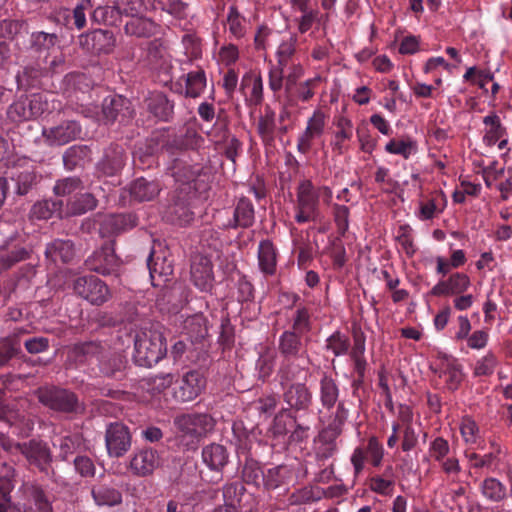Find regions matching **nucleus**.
Wrapping results in <instances>:
<instances>
[{
    "instance_id": "nucleus-42",
    "label": "nucleus",
    "mask_w": 512,
    "mask_h": 512,
    "mask_svg": "<svg viewBox=\"0 0 512 512\" xmlns=\"http://www.w3.org/2000/svg\"><path fill=\"white\" fill-rule=\"evenodd\" d=\"M96 360L99 362L101 372L107 376L120 372L126 364V357L122 353H116L110 357H96Z\"/></svg>"
},
{
    "instance_id": "nucleus-22",
    "label": "nucleus",
    "mask_w": 512,
    "mask_h": 512,
    "mask_svg": "<svg viewBox=\"0 0 512 512\" xmlns=\"http://www.w3.org/2000/svg\"><path fill=\"white\" fill-rule=\"evenodd\" d=\"M92 497L98 506H116L122 502V494L114 486L98 484L92 487Z\"/></svg>"
},
{
    "instance_id": "nucleus-12",
    "label": "nucleus",
    "mask_w": 512,
    "mask_h": 512,
    "mask_svg": "<svg viewBox=\"0 0 512 512\" xmlns=\"http://www.w3.org/2000/svg\"><path fill=\"white\" fill-rule=\"evenodd\" d=\"M147 265L153 286H160L161 282L168 281L173 273L172 260L168 257L167 251H158L156 246L148 257Z\"/></svg>"
},
{
    "instance_id": "nucleus-19",
    "label": "nucleus",
    "mask_w": 512,
    "mask_h": 512,
    "mask_svg": "<svg viewBox=\"0 0 512 512\" xmlns=\"http://www.w3.org/2000/svg\"><path fill=\"white\" fill-rule=\"evenodd\" d=\"M241 90L249 105L257 106L263 100V81L257 72H248L242 77Z\"/></svg>"
},
{
    "instance_id": "nucleus-10",
    "label": "nucleus",
    "mask_w": 512,
    "mask_h": 512,
    "mask_svg": "<svg viewBox=\"0 0 512 512\" xmlns=\"http://www.w3.org/2000/svg\"><path fill=\"white\" fill-rule=\"evenodd\" d=\"M38 399L50 409L62 412H72L77 409L75 395L64 389L45 387L38 390Z\"/></svg>"
},
{
    "instance_id": "nucleus-37",
    "label": "nucleus",
    "mask_w": 512,
    "mask_h": 512,
    "mask_svg": "<svg viewBox=\"0 0 512 512\" xmlns=\"http://www.w3.org/2000/svg\"><path fill=\"white\" fill-rule=\"evenodd\" d=\"M254 222V208L252 203L245 198H241L234 212V222L231 227H249Z\"/></svg>"
},
{
    "instance_id": "nucleus-31",
    "label": "nucleus",
    "mask_w": 512,
    "mask_h": 512,
    "mask_svg": "<svg viewBox=\"0 0 512 512\" xmlns=\"http://www.w3.org/2000/svg\"><path fill=\"white\" fill-rule=\"evenodd\" d=\"M183 80L185 88L182 92L187 97H199L206 88V75L201 69L189 72L186 76H183Z\"/></svg>"
},
{
    "instance_id": "nucleus-58",
    "label": "nucleus",
    "mask_w": 512,
    "mask_h": 512,
    "mask_svg": "<svg viewBox=\"0 0 512 512\" xmlns=\"http://www.w3.org/2000/svg\"><path fill=\"white\" fill-rule=\"evenodd\" d=\"M450 446L442 437L435 438L429 445V455L437 462L442 461L449 454Z\"/></svg>"
},
{
    "instance_id": "nucleus-43",
    "label": "nucleus",
    "mask_w": 512,
    "mask_h": 512,
    "mask_svg": "<svg viewBox=\"0 0 512 512\" xmlns=\"http://www.w3.org/2000/svg\"><path fill=\"white\" fill-rule=\"evenodd\" d=\"M54 191L58 196H69V199H74L83 191V186L78 178L70 177L58 181Z\"/></svg>"
},
{
    "instance_id": "nucleus-30",
    "label": "nucleus",
    "mask_w": 512,
    "mask_h": 512,
    "mask_svg": "<svg viewBox=\"0 0 512 512\" xmlns=\"http://www.w3.org/2000/svg\"><path fill=\"white\" fill-rule=\"evenodd\" d=\"M134 222L131 216L117 214L104 217L100 225V233L103 236L119 233L127 228L133 227Z\"/></svg>"
},
{
    "instance_id": "nucleus-18",
    "label": "nucleus",
    "mask_w": 512,
    "mask_h": 512,
    "mask_svg": "<svg viewBox=\"0 0 512 512\" xmlns=\"http://www.w3.org/2000/svg\"><path fill=\"white\" fill-rule=\"evenodd\" d=\"M116 264L117 256L112 242L105 243L89 258L90 269L101 274H109Z\"/></svg>"
},
{
    "instance_id": "nucleus-56",
    "label": "nucleus",
    "mask_w": 512,
    "mask_h": 512,
    "mask_svg": "<svg viewBox=\"0 0 512 512\" xmlns=\"http://www.w3.org/2000/svg\"><path fill=\"white\" fill-rule=\"evenodd\" d=\"M158 6L176 19H183L188 15L187 4L182 0H170L166 4L159 1L157 5L153 4L154 9H157Z\"/></svg>"
},
{
    "instance_id": "nucleus-53",
    "label": "nucleus",
    "mask_w": 512,
    "mask_h": 512,
    "mask_svg": "<svg viewBox=\"0 0 512 512\" xmlns=\"http://www.w3.org/2000/svg\"><path fill=\"white\" fill-rule=\"evenodd\" d=\"M369 488L372 492L383 496H389L394 489V480L382 475L372 476L369 480Z\"/></svg>"
},
{
    "instance_id": "nucleus-54",
    "label": "nucleus",
    "mask_w": 512,
    "mask_h": 512,
    "mask_svg": "<svg viewBox=\"0 0 512 512\" xmlns=\"http://www.w3.org/2000/svg\"><path fill=\"white\" fill-rule=\"evenodd\" d=\"M481 488H482V494L487 499L492 500V501H499L505 495V491H504L502 484L494 478L486 479L483 482Z\"/></svg>"
},
{
    "instance_id": "nucleus-45",
    "label": "nucleus",
    "mask_w": 512,
    "mask_h": 512,
    "mask_svg": "<svg viewBox=\"0 0 512 512\" xmlns=\"http://www.w3.org/2000/svg\"><path fill=\"white\" fill-rule=\"evenodd\" d=\"M337 438L338 437H329L328 435L324 436V429H322L316 440V453L318 457L324 459L331 457L337 449Z\"/></svg>"
},
{
    "instance_id": "nucleus-21",
    "label": "nucleus",
    "mask_w": 512,
    "mask_h": 512,
    "mask_svg": "<svg viewBox=\"0 0 512 512\" xmlns=\"http://www.w3.org/2000/svg\"><path fill=\"white\" fill-rule=\"evenodd\" d=\"M335 125L337 130L333 135L331 146L338 154H343L347 149L345 142L352 138L353 124L349 118L339 116L336 119Z\"/></svg>"
},
{
    "instance_id": "nucleus-46",
    "label": "nucleus",
    "mask_w": 512,
    "mask_h": 512,
    "mask_svg": "<svg viewBox=\"0 0 512 512\" xmlns=\"http://www.w3.org/2000/svg\"><path fill=\"white\" fill-rule=\"evenodd\" d=\"M114 9L117 13L132 18L140 15L145 10V6L142 0H115Z\"/></svg>"
},
{
    "instance_id": "nucleus-50",
    "label": "nucleus",
    "mask_w": 512,
    "mask_h": 512,
    "mask_svg": "<svg viewBox=\"0 0 512 512\" xmlns=\"http://www.w3.org/2000/svg\"><path fill=\"white\" fill-rule=\"evenodd\" d=\"M184 328L192 337H204L207 332L206 320L202 314H194L185 320Z\"/></svg>"
},
{
    "instance_id": "nucleus-15",
    "label": "nucleus",
    "mask_w": 512,
    "mask_h": 512,
    "mask_svg": "<svg viewBox=\"0 0 512 512\" xmlns=\"http://www.w3.org/2000/svg\"><path fill=\"white\" fill-rule=\"evenodd\" d=\"M133 116L130 102L122 96H109L103 101V117L107 122H124Z\"/></svg>"
},
{
    "instance_id": "nucleus-52",
    "label": "nucleus",
    "mask_w": 512,
    "mask_h": 512,
    "mask_svg": "<svg viewBox=\"0 0 512 512\" xmlns=\"http://www.w3.org/2000/svg\"><path fill=\"white\" fill-rule=\"evenodd\" d=\"M461 436L466 444H476L479 435V428L476 422L470 417H463L460 424Z\"/></svg>"
},
{
    "instance_id": "nucleus-26",
    "label": "nucleus",
    "mask_w": 512,
    "mask_h": 512,
    "mask_svg": "<svg viewBox=\"0 0 512 512\" xmlns=\"http://www.w3.org/2000/svg\"><path fill=\"white\" fill-rule=\"evenodd\" d=\"M45 254L54 263H67L73 259L75 250L71 241L55 240L47 245Z\"/></svg>"
},
{
    "instance_id": "nucleus-61",
    "label": "nucleus",
    "mask_w": 512,
    "mask_h": 512,
    "mask_svg": "<svg viewBox=\"0 0 512 512\" xmlns=\"http://www.w3.org/2000/svg\"><path fill=\"white\" fill-rule=\"evenodd\" d=\"M57 209L55 202L49 200L39 201L33 205L31 216L36 219H48Z\"/></svg>"
},
{
    "instance_id": "nucleus-49",
    "label": "nucleus",
    "mask_w": 512,
    "mask_h": 512,
    "mask_svg": "<svg viewBox=\"0 0 512 512\" xmlns=\"http://www.w3.org/2000/svg\"><path fill=\"white\" fill-rule=\"evenodd\" d=\"M56 39L57 37L55 34L36 32L32 34V46L35 48L36 51L40 53L46 51L49 52L50 50L54 52L56 50Z\"/></svg>"
},
{
    "instance_id": "nucleus-64",
    "label": "nucleus",
    "mask_w": 512,
    "mask_h": 512,
    "mask_svg": "<svg viewBox=\"0 0 512 512\" xmlns=\"http://www.w3.org/2000/svg\"><path fill=\"white\" fill-rule=\"evenodd\" d=\"M275 128L274 113L269 111L260 117L258 121V132L264 140H270L273 137Z\"/></svg>"
},
{
    "instance_id": "nucleus-59",
    "label": "nucleus",
    "mask_w": 512,
    "mask_h": 512,
    "mask_svg": "<svg viewBox=\"0 0 512 512\" xmlns=\"http://www.w3.org/2000/svg\"><path fill=\"white\" fill-rule=\"evenodd\" d=\"M495 366L496 359L494 355L488 353L476 361L473 373L475 376H489L493 373Z\"/></svg>"
},
{
    "instance_id": "nucleus-60",
    "label": "nucleus",
    "mask_w": 512,
    "mask_h": 512,
    "mask_svg": "<svg viewBox=\"0 0 512 512\" xmlns=\"http://www.w3.org/2000/svg\"><path fill=\"white\" fill-rule=\"evenodd\" d=\"M442 208L438 206L435 199H429L425 202H420L419 210L415 213L417 218L422 221L431 220L436 215L442 212Z\"/></svg>"
},
{
    "instance_id": "nucleus-29",
    "label": "nucleus",
    "mask_w": 512,
    "mask_h": 512,
    "mask_svg": "<svg viewBox=\"0 0 512 512\" xmlns=\"http://www.w3.org/2000/svg\"><path fill=\"white\" fill-rule=\"evenodd\" d=\"M159 192V186L153 181L144 178L136 179L129 188L131 197L139 202L152 200Z\"/></svg>"
},
{
    "instance_id": "nucleus-63",
    "label": "nucleus",
    "mask_w": 512,
    "mask_h": 512,
    "mask_svg": "<svg viewBox=\"0 0 512 512\" xmlns=\"http://www.w3.org/2000/svg\"><path fill=\"white\" fill-rule=\"evenodd\" d=\"M285 470L286 469L283 466H276L267 469L264 471L263 484L269 489L278 487L283 481Z\"/></svg>"
},
{
    "instance_id": "nucleus-34",
    "label": "nucleus",
    "mask_w": 512,
    "mask_h": 512,
    "mask_svg": "<svg viewBox=\"0 0 512 512\" xmlns=\"http://www.w3.org/2000/svg\"><path fill=\"white\" fill-rule=\"evenodd\" d=\"M460 365L455 360L447 359L442 363L439 377L443 379L449 390H455L462 381Z\"/></svg>"
},
{
    "instance_id": "nucleus-25",
    "label": "nucleus",
    "mask_w": 512,
    "mask_h": 512,
    "mask_svg": "<svg viewBox=\"0 0 512 512\" xmlns=\"http://www.w3.org/2000/svg\"><path fill=\"white\" fill-rule=\"evenodd\" d=\"M349 410L345 407L344 402L337 404L336 410L332 413L327 422L323 421L324 424V436L339 437L343 431V427L348 419Z\"/></svg>"
},
{
    "instance_id": "nucleus-17",
    "label": "nucleus",
    "mask_w": 512,
    "mask_h": 512,
    "mask_svg": "<svg viewBox=\"0 0 512 512\" xmlns=\"http://www.w3.org/2000/svg\"><path fill=\"white\" fill-rule=\"evenodd\" d=\"M80 44L98 53H109L115 46V38L111 31L97 29L90 34L80 36Z\"/></svg>"
},
{
    "instance_id": "nucleus-47",
    "label": "nucleus",
    "mask_w": 512,
    "mask_h": 512,
    "mask_svg": "<svg viewBox=\"0 0 512 512\" xmlns=\"http://www.w3.org/2000/svg\"><path fill=\"white\" fill-rule=\"evenodd\" d=\"M349 346L348 337L340 332L333 333L326 340V349L332 351L335 356L345 355L348 352Z\"/></svg>"
},
{
    "instance_id": "nucleus-28",
    "label": "nucleus",
    "mask_w": 512,
    "mask_h": 512,
    "mask_svg": "<svg viewBox=\"0 0 512 512\" xmlns=\"http://www.w3.org/2000/svg\"><path fill=\"white\" fill-rule=\"evenodd\" d=\"M277 254L269 240L261 241L258 248V264L264 274L272 275L276 270Z\"/></svg>"
},
{
    "instance_id": "nucleus-38",
    "label": "nucleus",
    "mask_w": 512,
    "mask_h": 512,
    "mask_svg": "<svg viewBox=\"0 0 512 512\" xmlns=\"http://www.w3.org/2000/svg\"><path fill=\"white\" fill-rule=\"evenodd\" d=\"M97 351V345L94 343H83L75 345L68 352V360L76 365H80L86 362H91Z\"/></svg>"
},
{
    "instance_id": "nucleus-48",
    "label": "nucleus",
    "mask_w": 512,
    "mask_h": 512,
    "mask_svg": "<svg viewBox=\"0 0 512 512\" xmlns=\"http://www.w3.org/2000/svg\"><path fill=\"white\" fill-rule=\"evenodd\" d=\"M28 250L24 247H17L11 251H0V269H8L15 263L26 259Z\"/></svg>"
},
{
    "instance_id": "nucleus-14",
    "label": "nucleus",
    "mask_w": 512,
    "mask_h": 512,
    "mask_svg": "<svg viewBox=\"0 0 512 512\" xmlns=\"http://www.w3.org/2000/svg\"><path fill=\"white\" fill-rule=\"evenodd\" d=\"M191 279L201 291H209L213 285V270L211 260L207 256L196 255L191 265Z\"/></svg>"
},
{
    "instance_id": "nucleus-27",
    "label": "nucleus",
    "mask_w": 512,
    "mask_h": 512,
    "mask_svg": "<svg viewBox=\"0 0 512 512\" xmlns=\"http://www.w3.org/2000/svg\"><path fill=\"white\" fill-rule=\"evenodd\" d=\"M384 149L389 154L399 155L404 159H409L418 152V143L409 136L393 138L386 143Z\"/></svg>"
},
{
    "instance_id": "nucleus-44",
    "label": "nucleus",
    "mask_w": 512,
    "mask_h": 512,
    "mask_svg": "<svg viewBox=\"0 0 512 512\" xmlns=\"http://www.w3.org/2000/svg\"><path fill=\"white\" fill-rule=\"evenodd\" d=\"M301 347L300 335L285 331L279 339L280 352L285 356H296Z\"/></svg>"
},
{
    "instance_id": "nucleus-4",
    "label": "nucleus",
    "mask_w": 512,
    "mask_h": 512,
    "mask_svg": "<svg viewBox=\"0 0 512 512\" xmlns=\"http://www.w3.org/2000/svg\"><path fill=\"white\" fill-rule=\"evenodd\" d=\"M53 98V94L44 93H36L29 97L20 98L10 105L7 112L8 117L14 122L37 118L49 110V101L52 102V108H56Z\"/></svg>"
},
{
    "instance_id": "nucleus-24",
    "label": "nucleus",
    "mask_w": 512,
    "mask_h": 512,
    "mask_svg": "<svg viewBox=\"0 0 512 512\" xmlns=\"http://www.w3.org/2000/svg\"><path fill=\"white\" fill-rule=\"evenodd\" d=\"M309 363L308 356L303 353L294 361L287 363L280 370L281 384L285 387L290 381L305 378V368Z\"/></svg>"
},
{
    "instance_id": "nucleus-20",
    "label": "nucleus",
    "mask_w": 512,
    "mask_h": 512,
    "mask_svg": "<svg viewBox=\"0 0 512 512\" xmlns=\"http://www.w3.org/2000/svg\"><path fill=\"white\" fill-rule=\"evenodd\" d=\"M228 452L223 445L210 444L202 449V461L212 471H221L228 463Z\"/></svg>"
},
{
    "instance_id": "nucleus-57",
    "label": "nucleus",
    "mask_w": 512,
    "mask_h": 512,
    "mask_svg": "<svg viewBox=\"0 0 512 512\" xmlns=\"http://www.w3.org/2000/svg\"><path fill=\"white\" fill-rule=\"evenodd\" d=\"M93 5L91 0H81L73 9V23L77 29H82L86 25V14L91 13Z\"/></svg>"
},
{
    "instance_id": "nucleus-1",
    "label": "nucleus",
    "mask_w": 512,
    "mask_h": 512,
    "mask_svg": "<svg viewBox=\"0 0 512 512\" xmlns=\"http://www.w3.org/2000/svg\"><path fill=\"white\" fill-rule=\"evenodd\" d=\"M14 470L9 469L0 482V512H52V505L43 489L31 482L24 483L20 488L23 502H17L11 506V491L14 487L12 478Z\"/></svg>"
},
{
    "instance_id": "nucleus-39",
    "label": "nucleus",
    "mask_w": 512,
    "mask_h": 512,
    "mask_svg": "<svg viewBox=\"0 0 512 512\" xmlns=\"http://www.w3.org/2000/svg\"><path fill=\"white\" fill-rule=\"evenodd\" d=\"M53 444L59 447L60 457L65 460L69 455L81 448L82 438L78 433L69 434L55 438Z\"/></svg>"
},
{
    "instance_id": "nucleus-55",
    "label": "nucleus",
    "mask_w": 512,
    "mask_h": 512,
    "mask_svg": "<svg viewBox=\"0 0 512 512\" xmlns=\"http://www.w3.org/2000/svg\"><path fill=\"white\" fill-rule=\"evenodd\" d=\"M320 77L316 76L301 82L299 85H295L293 91L290 94H294L297 99L301 101H308L314 95L313 89L316 84L320 81Z\"/></svg>"
},
{
    "instance_id": "nucleus-16",
    "label": "nucleus",
    "mask_w": 512,
    "mask_h": 512,
    "mask_svg": "<svg viewBox=\"0 0 512 512\" xmlns=\"http://www.w3.org/2000/svg\"><path fill=\"white\" fill-rule=\"evenodd\" d=\"M16 447L25 455L29 463L36 465L41 471H46L51 455L45 443L31 440L29 443L17 444Z\"/></svg>"
},
{
    "instance_id": "nucleus-32",
    "label": "nucleus",
    "mask_w": 512,
    "mask_h": 512,
    "mask_svg": "<svg viewBox=\"0 0 512 512\" xmlns=\"http://www.w3.org/2000/svg\"><path fill=\"white\" fill-rule=\"evenodd\" d=\"M245 488L241 483L227 484L223 488L224 505L220 508L227 512H238Z\"/></svg>"
},
{
    "instance_id": "nucleus-41",
    "label": "nucleus",
    "mask_w": 512,
    "mask_h": 512,
    "mask_svg": "<svg viewBox=\"0 0 512 512\" xmlns=\"http://www.w3.org/2000/svg\"><path fill=\"white\" fill-rule=\"evenodd\" d=\"M227 29L230 35L236 39L245 36L247 31V21L245 17L234 8L230 7L227 15Z\"/></svg>"
},
{
    "instance_id": "nucleus-11",
    "label": "nucleus",
    "mask_w": 512,
    "mask_h": 512,
    "mask_svg": "<svg viewBox=\"0 0 512 512\" xmlns=\"http://www.w3.org/2000/svg\"><path fill=\"white\" fill-rule=\"evenodd\" d=\"M105 443L110 457L123 456L131 446L128 428L121 423H111L106 429Z\"/></svg>"
},
{
    "instance_id": "nucleus-5",
    "label": "nucleus",
    "mask_w": 512,
    "mask_h": 512,
    "mask_svg": "<svg viewBox=\"0 0 512 512\" xmlns=\"http://www.w3.org/2000/svg\"><path fill=\"white\" fill-rule=\"evenodd\" d=\"M319 194L311 181L303 180L297 188L295 220L299 224L316 221L319 213Z\"/></svg>"
},
{
    "instance_id": "nucleus-33",
    "label": "nucleus",
    "mask_w": 512,
    "mask_h": 512,
    "mask_svg": "<svg viewBox=\"0 0 512 512\" xmlns=\"http://www.w3.org/2000/svg\"><path fill=\"white\" fill-rule=\"evenodd\" d=\"M150 112L161 120H167L172 113L173 105L162 93H152L147 99Z\"/></svg>"
},
{
    "instance_id": "nucleus-36",
    "label": "nucleus",
    "mask_w": 512,
    "mask_h": 512,
    "mask_svg": "<svg viewBox=\"0 0 512 512\" xmlns=\"http://www.w3.org/2000/svg\"><path fill=\"white\" fill-rule=\"evenodd\" d=\"M339 397V388L334 379L324 375L320 380V401L323 407L332 408Z\"/></svg>"
},
{
    "instance_id": "nucleus-2",
    "label": "nucleus",
    "mask_w": 512,
    "mask_h": 512,
    "mask_svg": "<svg viewBox=\"0 0 512 512\" xmlns=\"http://www.w3.org/2000/svg\"><path fill=\"white\" fill-rule=\"evenodd\" d=\"M167 353L163 334L157 330L143 327L134 336V360L144 367L157 364Z\"/></svg>"
},
{
    "instance_id": "nucleus-51",
    "label": "nucleus",
    "mask_w": 512,
    "mask_h": 512,
    "mask_svg": "<svg viewBox=\"0 0 512 512\" xmlns=\"http://www.w3.org/2000/svg\"><path fill=\"white\" fill-rule=\"evenodd\" d=\"M11 180L15 185V193L25 195L31 189L35 181V175L31 171L25 170L12 176Z\"/></svg>"
},
{
    "instance_id": "nucleus-3",
    "label": "nucleus",
    "mask_w": 512,
    "mask_h": 512,
    "mask_svg": "<svg viewBox=\"0 0 512 512\" xmlns=\"http://www.w3.org/2000/svg\"><path fill=\"white\" fill-rule=\"evenodd\" d=\"M177 433L186 445L195 444L214 427V420L204 413L182 414L174 419Z\"/></svg>"
},
{
    "instance_id": "nucleus-13",
    "label": "nucleus",
    "mask_w": 512,
    "mask_h": 512,
    "mask_svg": "<svg viewBox=\"0 0 512 512\" xmlns=\"http://www.w3.org/2000/svg\"><path fill=\"white\" fill-rule=\"evenodd\" d=\"M80 132V126L77 122L66 120L56 126L43 128L42 137L48 145L60 146L76 139Z\"/></svg>"
},
{
    "instance_id": "nucleus-9",
    "label": "nucleus",
    "mask_w": 512,
    "mask_h": 512,
    "mask_svg": "<svg viewBox=\"0 0 512 512\" xmlns=\"http://www.w3.org/2000/svg\"><path fill=\"white\" fill-rule=\"evenodd\" d=\"M205 387V380L200 372L191 370L175 382L172 396L178 402H189L196 399Z\"/></svg>"
},
{
    "instance_id": "nucleus-23",
    "label": "nucleus",
    "mask_w": 512,
    "mask_h": 512,
    "mask_svg": "<svg viewBox=\"0 0 512 512\" xmlns=\"http://www.w3.org/2000/svg\"><path fill=\"white\" fill-rule=\"evenodd\" d=\"M286 403L295 409H306L312 400L308 388L302 383L292 384L284 393Z\"/></svg>"
},
{
    "instance_id": "nucleus-35",
    "label": "nucleus",
    "mask_w": 512,
    "mask_h": 512,
    "mask_svg": "<svg viewBox=\"0 0 512 512\" xmlns=\"http://www.w3.org/2000/svg\"><path fill=\"white\" fill-rule=\"evenodd\" d=\"M125 31L127 34L135 35L138 37H149L156 31V25L153 21L145 17L135 16L132 17L125 24Z\"/></svg>"
},
{
    "instance_id": "nucleus-6",
    "label": "nucleus",
    "mask_w": 512,
    "mask_h": 512,
    "mask_svg": "<svg viewBox=\"0 0 512 512\" xmlns=\"http://www.w3.org/2000/svg\"><path fill=\"white\" fill-rule=\"evenodd\" d=\"M383 457L384 447L382 443L375 436L369 437L366 447H356L350 456L354 476L358 477L363 472L366 460H369L372 466L379 467Z\"/></svg>"
},
{
    "instance_id": "nucleus-40",
    "label": "nucleus",
    "mask_w": 512,
    "mask_h": 512,
    "mask_svg": "<svg viewBox=\"0 0 512 512\" xmlns=\"http://www.w3.org/2000/svg\"><path fill=\"white\" fill-rule=\"evenodd\" d=\"M68 211L73 215H81L96 207V200L91 193L81 192L74 199L68 201Z\"/></svg>"
},
{
    "instance_id": "nucleus-62",
    "label": "nucleus",
    "mask_w": 512,
    "mask_h": 512,
    "mask_svg": "<svg viewBox=\"0 0 512 512\" xmlns=\"http://www.w3.org/2000/svg\"><path fill=\"white\" fill-rule=\"evenodd\" d=\"M326 125V116L323 111L317 109L313 112L312 116L307 120L306 130L319 135L320 137L324 134Z\"/></svg>"
},
{
    "instance_id": "nucleus-7",
    "label": "nucleus",
    "mask_w": 512,
    "mask_h": 512,
    "mask_svg": "<svg viewBox=\"0 0 512 512\" xmlns=\"http://www.w3.org/2000/svg\"><path fill=\"white\" fill-rule=\"evenodd\" d=\"M161 465L160 453L151 447H144L133 452L129 459L128 469L134 476L147 477Z\"/></svg>"
},
{
    "instance_id": "nucleus-8",
    "label": "nucleus",
    "mask_w": 512,
    "mask_h": 512,
    "mask_svg": "<svg viewBox=\"0 0 512 512\" xmlns=\"http://www.w3.org/2000/svg\"><path fill=\"white\" fill-rule=\"evenodd\" d=\"M74 291L91 304L100 305L110 297L107 285L94 275L79 277L74 282Z\"/></svg>"
}]
</instances>
